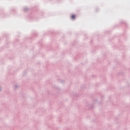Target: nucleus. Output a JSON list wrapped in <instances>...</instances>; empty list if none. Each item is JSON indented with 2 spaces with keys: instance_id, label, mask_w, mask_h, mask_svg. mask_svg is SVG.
Returning <instances> with one entry per match:
<instances>
[{
  "instance_id": "obj_4",
  "label": "nucleus",
  "mask_w": 130,
  "mask_h": 130,
  "mask_svg": "<svg viewBox=\"0 0 130 130\" xmlns=\"http://www.w3.org/2000/svg\"><path fill=\"white\" fill-rule=\"evenodd\" d=\"M17 88H18V85H15V89H17Z\"/></svg>"
},
{
  "instance_id": "obj_1",
  "label": "nucleus",
  "mask_w": 130,
  "mask_h": 130,
  "mask_svg": "<svg viewBox=\"0 0 130 130\" xmlns=\"http://www.w3.org/2000/svg\"><path fill=\"white\" fill-rule=\"evenodd\" d=\"M23 12L26 13V12H28V11H29V8L27 7H24L23 8Z\"/></svg>"
},
{
  "instance_id": "obj_5",
  "label": "nucleus",
  "mask_w": 130,
  "mask_h": 130,
  "mask_svg": "<svg viewBox=\"0 0 130 130\" xmlns=\"http://www.w3.org/2000/svg\"><path fill=\"white\" fill-rule=\"evenodd\" d=\"M2 90V89L0 88V91H1Z\"/></svg>"
},
{
  "instance_id": "obj_2",
  "label": "nucleus",
  "mask_w": 130,
  "mask_h": 130,
  "mask_svg": "<svg viewBox=\"0 0 130 130\" xmlns=\"http://www.w3.org/2000/svg\"><path fill=\"white\" fill-rule=\"evenodd\" d=\"M71 18H72V19H73V20H75V19H76V15H72L71 16Z\"/></svg>"
},
{
  "instance_id": "obj_3",
  "label": "nucleus",
  "mask_w": 130,
  "mask_h": 130,
  "mask_svg": "<svg viewBox=\"0 0 130 130\" xmlns=\"http://www.w3.org/2000/svg\"><path fill=\"white\" fill-rule=\"evenodd\" d=\"M60 83H61V84H63V83H64V81L63 80H60Z\"/></svg>"
}]
</instances>
